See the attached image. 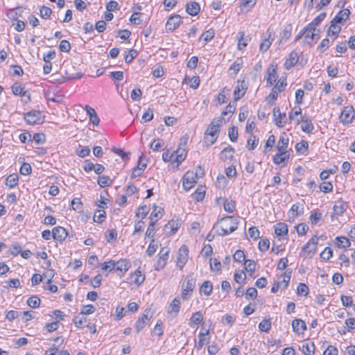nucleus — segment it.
Masks as SVG:
<instances>
[{"mask_svg": "<svg viewBox=\"0 0 355 355\" xmlns=\"http://www.w3.org/2000/svg\"><path fill=\"white\" fill-rule=\"evenodd\" d=\"M270 241L268 239H262L258 243V248L261 252H266L269 249Z\"/></svg>", "mask_w": 355, "mask_h": 355, "instance_id": "nucleus-60", "label": "nucleus"}, {"mask_svg": "<svg viewBox=\"0 0 355 355\" xmlns=\"http://www.w3.org/2000/svg\"><path fill=\"white\" fill-rule=\"evenodd\" d=\"M213 290V286L211 282L205 281L202 283L200 288V292L204 295L209 296L211 295Z\"/></svg>", "mask_w": 355, "mask_h": 355, "instance_id": "nucleus-40", "label": "nucleus"}, {"mask_svg": "<svg viewBox=\"0 0 355 355\" xmlns=\"http://www.w3.org/2000/svg\"><path fill=\"white\" fill-rule=\"evenodd\" d=\"M259 329L261 331L268 332L271 329L270 319H263L259 324Z\"/></svg>", "mask_w": 355, "mask_h": 355, "instance_id": "nucleus-53", "label": "nucleus"}, {"mask_svg": "<svg viewBox=\"0 0 355 355\" xmlns=\"http://www.w3.org/2000/svg\"><path fill=\"white\" fill-rule=\"evenodd\" d=\"M347 208V205L344 202H338L334 206V211L336 214L341 215Z\"/></svg>", "mask_w": 355, "mask_h": 355, "instance_id": "nucleus-52", "label": "nucleus"}, {"mask_svg": "<svg viewBox=\"0 0 355 355\" xmlns=\"http://www.w3.org/2000/svg\"><path fill=\"white\" fill-rule=\"evenodd\" d=\"M40 302V299L36 295L30 297L27 300L28 305L33 309L39 307Z\"/></svg>", "mask_w": 355, "mask_h": 355, "instance_id": "nucleus-54", "label": "nucleus"}, {"mask_svg": "<svg viewBox=\"0 0 355 355\" xmlns=\"http://www.w3.org/2000/svg\"><path fill=\"white\" fill-rule=\"evenodd\" d=\"M273 40V34L272 31L268 29L266 31V37L263 39L259 44V51L263 53H266L270 49Z\"/></svg>", "mask_w": 355, "mask_h": 355, "instance_id": "nucleus-18", "label": "nucleus"}, {"mask_svg": "<svg viewBox=\"0 0 355 355\" xmlns=\"http://www.w3.org/2000/svg\"><path fill=\"white\" fill-rule=\"evenodd\" d=\"M283 91H279L276 88L272 87L271 92L266 98V101L268 103L273 104L277 100L278 94Z\"/></svg>", "mask_w": 355, "mask_h": 355, "instance_id": "nucleus-44", "label": "nucleus"}, {"mask_svg": "<svg viewBox=\"0 0 355 355\" xmlns=\"http://www.w3.org/2000/svg\"><path fill=\"white\" fill-rule=\"evenodd\" d=\"M205 195V191L204 190L203 187H201L200 188H198L196 192L192 195L193 198L196 200L197 201H202Z\"/></svg>", "mask_w": 355, "mask_h": 355, "instance_id": "nucleus-57", "label": "nucleus"}, {"mask_svg": "<svg viewBox=\"0 0 355 355\" xmlns=\"http://www.w3.org/2000/svg\"><path fill=\"white\" fill-rule=\"evenodd\" d=\"M355 117L354 112H340L339 119L343 124L349 123Z\"/></svg>", "mask_w": 355, "mask_h": 355, "instance_id": "nucleus-42", "label": "nucleus"}, {"mask_svg": "<svg viewBox=\"0 0 355 355\" xmlns=\"http://www.w3.org/2000/svg\"><path fill=\"white\" fill-rule=\"evenodd\" d=\"M248 89V82L245 78L238 79L233 91V99L225 107V111H235L237 101L243 98Z\"/></svg>", "mask_w": 355, "mask_h": 355, "instance_id": "nucleus-2", "label": "nucleus"}, {"mask_svg": "<svg viewBox=\"0 0 355 355\" xmlns=\"http://www.w3.org/2000/svg\"><path fill=\"white\" fill-rule=\"evenodd\" d=\"M133 279V282L137 285H140L145 279V277L141 275V271L136 270L135 273L132 275Z\"/></svg>", "mask_w": 355, "mask_h": 355, "instance_id": "nucleus-58", "label": "nucleus"}, {"mask_svg": "<svg viewBox=\"0 0 355 355\" xmlns=\"http://www.w3.org/2000/svg\"><path fill=\"white\" fill-rule=\"evenodd\" d=\"M291 273H292V271L291 270L288 269L286 270V272L284 273H283L282 275H281L279 277L277 282H282L281 288H282L283 289L287 288L288 284L291 280Z\"/></svg>", "mask_w": 355, "mask_h": 355, "instance_id": "nucleus-32", "label": "nucleus"}, {"mask_svg": "<svg viewBox=\"0 0 355 355\" xmlns=\"http://www.w3.org/2000/svg\"><path fill=\"white\" fill-rule=\"evenodd\" d=\"M342 30V26L334 23L333 20H331L330 25L327 31V36L332 37L333 40H336L338 37Z\"/></svg>", "mask_w": 355, "mask_h": 355, "instance_id": "nucleus-21", "label": "nucleus"}, {"mask_svg": "<svg viewBox=\"0 0 355 355\" xmlns=\"http://www.w3.org/2000/svg\"><path fill=\"white\" fill-rule=\"evenodd\" d=\"M321 31L320 29H315L310 25L306 24L303 28H302L297 35L295 36L294 41L297 42L301 39H303L304 42L308 44H312L315 40H317L320 34Z\"/></svg>", "mask_w": 355, "mask_h": 355, "instance_id": "nucleus-3", "label": "nucleus"}, {"mask_svg": "<svg viewBox=\"0 0 355 355\" xmlns=\"http://www.w3.org/2000/svg\"><path fill=\"white\" fill-rule=\"evenodd\" d=\"M220 221L222 222V233H218L220 236H226L237 229L238 221L237 219L233 216L223 217L220 219Z\"/></svg>", "mask_w": 355, "mask_h": 355, "instance_id": "nucleus-7", "label": "nucleus"}, {"mask_svg": "<svg viewBox=\"0 0 355 355\" xmlns=\"http://www.w3.org/2000/svg\"><path fill=\"white\" fill-rule=\"evenodd\" d=\"M71 48V44L68 40H62L60 41L59 44V49L60 51L64 53H68L70 51Z\"/></svg>", "mask_w": 355, "mask_h": 355, "instance_id": "nucleus-56", "label": "nucleus"}, {"mask_svg": "<svg viewBox=\"0 0 355 355\" xmlns=\"http://www.w3.org/2000/svg\"><path fill=\"white\" fill-rule=\"evenodd\" d=\"M219 132V130L216 128L215 127L210 125L208 126L206 130L204 135L203 143L204 145L207 147L210 146L216 142L218 138L217 133Z\"/></svg>", "mask_w": 355, "mask_h": 355, "instance_id": "nucleus-10", "label": "nucleus"}, {"mask_svg": "<svg viewBox=\"0 0 355 355\" xmlns=\"http://www.w3.org/2000/svg\"><path fill=\"white\" fill-rule=\"evenodd\" d=\"M293 26L291 24L286 25L283 31L280 33L281 41H287L292 35Z\"/></svg>", "mask_w": 355, "mask_h": 355, "instance_id": "nucleus-37", "label": "nucleus"}, {"mask_svg": "<svg viewBox=\"0 0 355 355\" xmlns=\"http://www.w3.org/2000/svg\"><path fill=\"white\" fill-rule=\"evenodd\" d=\"M188 80L189 82V87L193 89H196L200 83V78L198 76H193L189 79L187 76H185L182 81V84L184 85L187 83Z\"/></svg>", "mask_w": 355, "mask_h": 355, "instance_id": "nucleus-29", "label": "nucleus"}, {"mask_svg": "<svg viewBox=\"0 0 355 355\" xmlns=\"http://www.w3.org/2000/svg\"><path fill=\"white\" fill-rule=\"evenodd\" d=\"M289 139L285 133H283L277 142V149L281 152H288L286 149L288 146Z\"/></svg>", "mask_w": 355, "mask_h": 355, "instance_id": "nucleus-27", "label": "nucleus"}, {"mask_svg": "<svg viewBox=\"0 0 355 355\" xmlns=\"http://www.w3.org/2000/svg\"><path fill=\"white\" fill-rule=\"evenodd\" d=\"M196 278L193 273L188 275L182 284V298L187 300L189 296L191 295L193 289L196 287Z\"/></svg>", "mask_w": 355, "mask_h": 355, "instance_id": "nucleus-5", "label": "nucleus"}, {"mask_svg": "<svg viewBox=\"0 0 355 355\" xmlns=\"http://www.w3.org/2000/svg\"><path fill=\"white\" fill-rule=\"evenodd\" d=\"M259 144V139L254 135H251L247 141V148L249 150H254Z\"/></svg>", "mask_w": 355, "mask_h": 355, "instance_id": "nucleus-51", "label": "nucleus"}, {"mask_svg": "<svg viewBox=\"0 0 355 355\" xmlns=\"http://www.w3.org/2000/svg\"><path fill=\"white\" fill-rule=\"evenodd\" d=\"M330 46V40L329 38L325 37L321 40L320 44L317 46V50L320 53H323L328 50Z\"/></svg>", "mask_w": 355, "mask_h": 355, "instance_id": "nucleus-45", "label": "nucleus"}, {"mask_svg": "<svg viewBox=\"0 0 355 355\" xmlns=\"http://www.w3.org/2000/svg\"><path fill=\"white\" fill-rule=\"evenodd\" d=\"M11 91L14 96H19L25 103L31 101L30 90L26 88V85L21 82L16 81L11 86Z\"/></svg>", "mask_w": 355, "mask_h": 355, "instance_id": "nucleus-4", "label": "nucleus"}, {"mask_svg": "<svg viewBox=\"0 0 355 355\" xmlns=\"http://www.w3.org/2000/svg\"><path fill=\"white\" fill-rule=\"evenodd\" d=\"M216 32L214 28H209L202 33L200 40H202L205 42L211 41L215 37Z\"/></svg>", "mask_w": 355, "mask_h": 355, "instance_id": "nucleus-41", "label": "nucleus"}, {"mask_svg": "<svg viewBox=\"0 0 355 355\" xmlns=\"http://www.w3.org/2000/svg\"><path fill=\"white\" fill-rule=\"evenodd\" d=\"M18 180V175L15 173H12L7 177L5 184L10 188H13L17 184Z\"/></svg>", "mask_w": 355, "mask_h": 355, "instance_id": "nucleus-48", "label": "nucleus"}, {"mask_svg": "<svg viewBox=\"0 0 355 355\" xmlns=\"http://www.w3.org/2000/svg\"><path fill=\"white\" fill-rule=\"evenodd\" d=\"M142 92L139 87H135L131 93L130 97L132 101H139L141 98Z\"/></svg>", "mask_w": 355, "mask_h": 355, "instance_id": "nucleus-62", "label": "nucleus"}, {"mask_svg": "<svg viewBox=\"0 0 355 355\" xmlns=\"http://www.w3.org/2000/svg\"><path fill=\"white\" fill-rule=\"evenodd\" d=\"M40 16L44 19H49L52 15V10L47 6H42L40 7Z\"/></svg>", "mask_w": 355, "mask_h": 355, "instance_id": "nucleus-46", "label": "nucleus"}, {"mask_svg": "<svg viewBox=\"0 0 355 355\" xmlns=\"http://www.w3.org/2000/svg\"><path fill=\"white\" fill-rule=\"evenodd\" d=\"M336 239L337 241V245L339 248L345 249L351 245L349 240L345 236H338Z\"/></svg>", "mask_w": 355, "mask_h": 355, "instance_id": "nucleus-50", "label": "nucleus"}, {"mask_svg": "<svg viewBox=\"0 0 355 355\" xmlns=\"http://www.w3.org/2000/svg\"><path fill=\"white\" fill-rule=\"evenodd\" d=\"M174 161L177 164L175 168H178L179 165L185 159L187 156V152L185 148L178 147V148L174 151Z\"/></svg>", "mask_w": 355, "mask_h": 355, "instance_id": "nucleus-24", "label": "nucleus"}, {"mask_svg": "<svg viewBox=\"0 0 355 355\" xmlns=\"http://www.w3.org/2000/svg\"><path fill=\"white\" fill-rule=\"evenodd\" d=\"M97 182L101 187H106L111 186L113 183V180L108 176L101 175L98 178Z\"/></svg>", "mask_w": 355, "mask_h": 355, "instance_id": "nucleus-47", "label": "nucleus"}, {"mask_svg": "<svg viewBox=\"0 0 355 355\" xmlns=\"http://www.w3.org/2000/svg\"><path fill=\"white\" fill-rule=\"evenodd\" d=\"M243 67V60L242 57L237 58L230 66L227 73L230 77L234 78L240 72Z\"/></svg>", "mask_w": 355, "mask_h": 355, "instance_id": "nucleus-14", "label": "nucleus"}, {"mask_svg": "<svg viewBox=\"0 0 355 355\" xmlns=\"http://www.w3.org/2000/svg\"><path fill=\"white\" fill-rule=\"evenodd\" d=\"M237 49L239 51H243L248 46L250 37L247 35L243 31H240L237 33Z\"/></svg>", "mask_w": 355, "mask_h": 355, "instance_id": "nucleus-19", "label": "nucleus"}, {"mask_svg": "<svg viewBox=\"0 0 355 355\" xmlns=\"http://www.w3.org/2000/svg\"><path fill=\"white\" fill-rule=\"evenodd\" d=\"M275 125L279 128L284 127L288 121L286 112H273Z\"/></svg>", "mask_w": 355, "mask_h": 355, "instance_id": "nucleus-25", "label": "nucleus"}, {"mask_svg": "<svg viewBox=\"0 0 355 355\" xmlns=\"http://www.w3.org/2000/svg\"><path fill=\"white\" fill-rule=\"evenodd\" d=\"M188 257H189V249L186 245H183L179 249L178 260H177V267L180 270H182L183 267L187 262Z\"/></svg>", "mask_w": 355, "mask_h": 355, "instance_id": "nucleus-15", "label": "nucleus"}, {"mask_svg": "<svg viewBox=\"0 0 355 355\" xmlns=\"http://www.w3.org/2000/svg\"><path fill=\"white\" fill-rule=\"evenodd\" d=\"M326 17H327V13L325 12H321L318 15H317L308 24L310 25V26H312L315 29H318V27L320 26V25L324 20Z\"/></svg>", "mask_w": 355, "mask_h": 355, "instance_id": "nucleus-34", "label": "nucleus"}, {"mask_svg": "<svg viewBox=\"0 0 355 355\" xmlns=\"http://www.w3.org/2000/svg\"><path fill=\"white\" fill-rule=\"evenodd\" d=\"M279 64L276 61H272L268 66L264 80L267 87H274L279 91H284L287 85V75L279 76Z\"/></svg>", "mask_w": 355, "mask_h": 355, "instance_id": "nucleus-1", "label": "nucleus"}, {"mask_svg": "<svg viewBox=\"0 0 355 355\" xmlns=\"http://www.w3.org/2000/svg\"><path fill=\"white\" fill-rule=\"evenodd\" d=\"M304 96V91L302 89H297L295 94V103L300 105L303 103V98Z\"/></svg>", "mask_w": 355, "mask_h": 355, "instance_id": "nucleus-59", "label": "nucleus"}, {"mask_svg": "<svg viewBox=\"0 0 355 355\" xmlns=\"http://www.w3.org/2000/svg\"><path fill=\"white\" fill-rule=\"evenodd\" d=\"M229 94V89L226 87L221 89L220 92L218 94L217 96L215 98V101L217 104L222 105L225 103L227 100V96Z\"/></svg>", "mask_w": 355, "mask_h": 355, "instance_id": "nucleus-31", "label": "nucleus"}, {"mask_svg": "<svg viewBox=\"0 0 355 355\" xmlns=\"http://www.w3.org/2000/svg\"><path fill=\"white\" fill-rule=\"evenodd\" d=\"M293 330L298 334L303 333L306 329V326L302 320L295 319L292 322Z\"/></svg>", "mask_w": 355, "mask_h": 355, "instance_id": "nucleus-30", "label": "nucleus"}, {"mask_svg": "<svg viewBox=\"0 0 355 355\" xmlns=\"http://www.w3.org/2000/svg\"><path fill=\"white\" fill-rule=\"evenodd\" d=\"M318 238L316 236L312 237L307 243L302 248L304 257L311 258L316 252Z\"/></svg>", "mask_w": 355, "mask_h": 355, "instance_id": "nucleus-12", "label": "nucleus"}, {"mask_svg": "<svg viewBox=\"0 0 355 355\" xmlns=\"http://www.w3.org/2000/svg\"><path fill=\"white\" fill-rule=\"evenodd\" d=\"M152 317L153 315L150 313V309H146L135 323V327L137 333L140 332L144 328Z\"/></svg>", "mask_w": 355, "mask_h": 355, "instance_id": "nucleus-13", "label": "nucleus"}, {"mask_svg": "<svg viewBox=\"0 0 355 355\" xmlns=\"http://www.w3.org/2000/svg\"><path fill=\"white\" fill-rule=\"evenodd\" d=\"M302 112H291L289 115L290 120L296 119L297 123H302L301 128L306 133L311 132L313 130V125L311 121L305 114L302 115Z\"/></svg>", "mask_w": 355, "mask_h": 355, "instance_id": "nucleus-6", "label": "nucleus"}, {"mask_svg": "<svg viewBox=\"0 0 355 355\" xmlns=\"http://www.w3.org/2000/svg\"><path fill=\"white\" fill-rule=\"evenodd\" d=\"M302 351L304 355H313L315 352V345L313 343L302 344Z\"/></svg>", "mask_w": 355, "mask_h": 355, "instance_id": "nucleus-43", "label": "nucleus"}, {"mask_svg": "<svg viewBox=\"0 0 355 355\" xmlns=\"http://www.w3.org/2000/svg\"><path fill=\"white\" fill-rule=\"evenodd\" d=\"M302 55V53L297 50L291 51L285 58L284 62V69L288 71L293 68L298 63Z\"/></svg>", "mask_w": 355, "mask_h": 355, "instance_id": "nucleus-9", "label": "nucleus"}, {"mask_svg": "<svg viewBox=\"0 0 355 355\" xmlns=\"http://www.w3.org/2000/svg\"><path fill=\"white\" fill-rule=\"evenodd\" d=\"M289 157L290 154L288 152L278 151V153L274 155L272 161L275 164L279 165L286 161H288Z\"/></svg>", "mask_w": 355, "mask_h": 355, "instance_id": "nucleus-28", "label": "nucleus"}, {"mask_svg": "<svg viewBox=\"0 0 355 355\" xmlns=\"http://www.w3.org/2000/svg\"><path fill=\"white\" fill-rule=\"evenodd\" d=\"M320 258L324 261L329 260L333 256V250L331 248L327 247L320 254Z\"/></svg>", "mask_w": 355, "mask_h": 355, "instance_id": "nucleus-63", "label": "nucleus"}, {"mask_svg": "<svg viewBox=\"0 0 355 355\" xmlns=\"http://www.w3.org/2000/svg\"><path fill=\"white\" fill-rule=\"evenodd\" d=\"M275 233L278 236L287 235L288 225L284 223H279L275 226Z\"/></svg>", "mask_w": 355, "mask_h": 355, "instance_id": "nucleus-35", "label": "nucleus"}, {"mask_svg": "<svg viewBox=\"0 0 355 355\" xmlns=\"http://www.w3.org/2000/svg\"><path fill=\"white\" fill-rule=\"evenodd\" d=\"M308 147V142L302 140L300 142L296 144L295 150L297 153L303 154L305 151L307 150Z\"/></svg>", "mask_w": 355, "mask_h": 355, "instance_id": "nucleus-55", "label": "nucleus"}, {"mask_svg": "<svg viewBox=\"0 0 355 355\" xmlns=\"http://www.w3.org/2000/svg\"><path fill=\"white\" fill-rule=\"evenodd\" d=\"M56 52L55 50H50L43 55V61L44 62L51 63V60L55 59Z\"/></svg>", "mask_w": 355, "mask_h": 355, "instance_id": "nucleus-61", "label": "nucleus"}, {"mask_svg": "<svg viewBox=\"0 0 355 355\" xmlns=\"http://www.w3.org/2000/svg\"><path fill=\"white\" fill-rule=\"evenodd\" d=\"M180 308V300L178 297H175L170 304L168 313H175V315L178 313Z\"/></svg>", "mask_w": 355, "mask_h": 355, "instance_id": "nucleus-39", "label": "nucleus"}, {"mask_svg": "<svg viewBox=\"0 0 355 355\" xmlns=\"http://www.w3.org/2000/svg\"><path fill=\"white\" fill-rule=\"evenodd\" d=\"M181 225L180 220L178 219H172L164 227V230L168 236L173 235L176 233Z\"/></svg>", "mask_w": 355, "mask_h": 355, "instance_id": "nucleus-20", "label": "nucleus"}, {"mask_svg": "<svg viewBox=\"0 0 355 355\" xmlns=\"http://www.w3.org/2000/svg\"><path fill=\"white\" fill-rule=\"evenodd\" d=\"M257 0H242L239 4V10L241 13H247L255 6Z\"/></svg>", "mask_w": 355, "mask_h": 355, "instance_id": "nucleus-26", "label": "nucleus"}, {"mask_svg": "<svg viewBox=\"0 0 355 355\" xmlns=\"http://www.w3.org/2000/svg\"><path fill=\"white\" fill-rule=\"evenodd\" d=\"M43 112H26L24 114V119L27 123L30 125H39L44 121V115Z\"/></svg>", "mask_w": 355, "mask_h": 355, "instance_id": "nucleus-11", "label": "nucleus"}, {"mask_svg": "<svg viewBox=\"0 0 355 355\" xmlns=\"http://www.w3.org/2000/svg\"><path fill=\"white\" fill-rule=\"evenodd\" d=\"M182 23V17L178 14L173 13L168 17L166 21L165 31L166 33H173L178 29Z\"/></svg>", "mask_w": 355, "mask_h": 355, "instance_id": "nucleus-8", "label": "nucleus"}, {"mask_svg": "<svg viewBox=\"0 0 355 355\" xmlns=\"http://www.w3.org/2000/svg\"><path fill=\"white\" fill-rule=\"evenodd\" d=\"M202 320L203 315L202 313L200 311H197L192 314L190 318L189 325L191 327H193L194 325H198L202 322Z\"/></svg>", "mask_w": 355, "mask_h": 355, "instance_id": "nucleus-38", "label": "nucleus"}, {"mask_svg": "<svg viewBox=\"0 0 355 355\" xmlns=\"http://www.w3.org/2000/svg\"><path fill=\"white\" fill-rule=\"evenodd\" d=\"M67 236L68 233L66 229L61 226L55 227L52 230V237L55 241H64Z\"/></svg>", "mask_w": 355, "mask_h": 355, "instance_id": "nucleus-22", "label": "nucleus"}, {"mask_svg": "<svg viewBox=\"0 0 355 355\" xmlns=\"http://www.w3.org/2000/svg\"><path fill=\"white\" fill-rule=\"evenodd\" d=\"M200 5L196 1H189L185 6L187 13L192 17L198 15L200 12Z\"/></svg>", "mask_w": 355, "mask_h": 355, "instance_id": "nucleus-23", "label": "nucleus"}, {"mask_svg": "<svg viewBox=\"0 0 355 355\" xmlns=\"http://www.w3.org/2000/svg\"><path fill=\"white\" fill-rule=\"evenodd\" d=\"M351 11L349 9L344 8L338 12L331 20H333L334 23H337L342 26L349 19Z\"/></svg>", "mask_w": 355, "mask_h": 355, "instance_id": "nucleus-17", "label": "nucleus"}, {"mask_svg": "<svg viewBox=\"0 0 355 355\" xmlns=\"http://www.w3.org/2000/svg\"><path fill=\"white\" fill-rule=\"evenodd\" d=\"M137 51L135 49L129 50L128 53L125 55L124 60L126 63H130L137 56Z\"/></svg>", "mask_w": 355, "mask_h": 355, "instance_id": "nucleus-64", "label": "nucleus"}, {"mask_svg": "<svg viewBox=\"0 0 355 355\" xmlns=\"http://www.w3.org/2000/svg\"><path fill=\"white\" fill-rule=\"evenodd\" d=\"M198 178V173L196 172H187L183 178V187L185 190L188 191L191 189L196 183V179Z\"/></svg>", "mask_w": 355, "mask_h": 355, "instance_id": "nucleus-16", "label": "nucleus"}, {"mask_svg": "<svg viewBox=\"0 0 355 355\" xmlns=\"http://www.w3.org/2000/svg\"><path fill=\"white\" fill-rule=\"evenodd\" d=\"M115 270L125 273L130 267V263L127 259H120L115 262Z\"/></svg>", "mask_w": 355, "mask_h": 355, "instance_id": "nucleus-36", "label": "nucleus"}, {"mask_svg": "<svg viewBox=\"0 0 355 355\" xmlns=\"http://www.w3.org/2000/svg\"><path fill=\"white\" fill-rule=\"evenodd\" d=\"M234 154V149L231 146H228L225 147L220 153V158L221 160L225 161L229 159H232Z\"/></svg>", "mask_w": 355, "mask_h": 355, "instance_id": "nucleus-33", "label": "nucleus"}, {"mask_svg": "<svg viewBox=\"0 0 355 355\" xmlns=\"http://www.w3.org/2000/svg\"><path fill=\"white\" fill-rule=\"evenodd\" d=\"M106 213L104 210H96L93 216V220L95 223H101L105 220Z\"/></svg>", "mask_w": 355, "mask_h": 355, "instance_id": "nucleus-49", "label": "nucleus"}]
</instances>
